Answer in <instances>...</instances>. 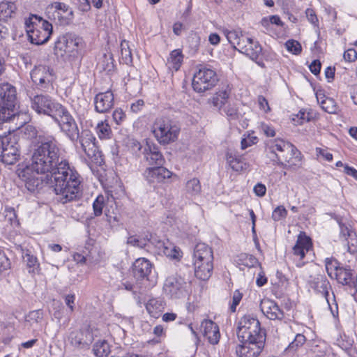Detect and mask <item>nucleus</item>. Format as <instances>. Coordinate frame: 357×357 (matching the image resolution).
I'll return each mask as SVG.
<instances>
[{
	"mask_svg": "<svg viewBox=\"0 0 357 357\" xmlns=\"http://www.w3.org/2000/svg\"><path fill=\"white\" fill-rule=\"evenodd\" d=\"M149 235H146V238L142 239L139 238L136 236H131L128 237L127 243L128 244L131 245L132 246L144 248L146 246L147 242H149L147 240V238H149Z\"/></svg>",
	"mask_w": 357,
	"mask_h": 357,
	"instance_id": "nucleus-49",
	"label": "nucleus"
},
{
	"mask_svg": "<svg viewBox=\"0 0 357 357\" xmlns=\"http://www.w3.org/2000/svg\"><path fill=\"white\" fill-rule=\"evenodd\" d=\"M305 15L307 20L314 26H318V19L315 11L312 8H307L305 10Z\"/></svg>",
	"mask_w": 357,
	"mask_h": 357,
	"instance_id": "nucleus-58",
	"label": "nucleus"
},
{
	"mask_svg": "<svg viewBox=\"0 0 357 357\" xmlns=\"http://www.w3.org/2000/svg\"><path fill=\"white\" fill-rule=\"evenodd\" d=\"M114 121L116 124H120L126 118V114L121 109H116L112 114Z\"/></svg>",
	"mask_w": 357,
	"mask_h": 357,
	"instance_id": "nucleus-60",
	"label": "nucleus"
},
{
	"mask_svg": "<svg viewBox=\"0 0 357 357\" xmlns=\"http://www.w3.org/2000/svg\"><path fill=\"white\" fill-rule=\"evenodd\" d=\"M201 328L204 336L211 344L218 343L220 333L218 326L211 320L205 319L201 324Z\"/></svg>",
	"mask_w": 357,
	"mask_h": 357,
	"instance_id": "nucleus-23",
	"label": "nucleus"
},
{
	"mask_svg": "<svg viewBox=\"0 0 357 357\" xmlns=\"http://www.w3.org/2000/svg\"><path fill=\"white\" fill-rule=\"evenodd\" d=\"M230 96V90L228 87L225 89L220 90L212 98V103L214 107L222 109L226 105L227 100Z\"/></svg>",
	"mask_w": 357,
	"mask_h": 357,
	"instance_id": "nucleus-38",
	"label": "nucleus"
},
{
	"mask_svg": "<svg viewBox=\"0 0 357 357\" xmlns=\"http://www.w3.org/2000/svg\"><path fill=\"white\" fill-rule=\"evenodd\" d=\"M5 219L11 226H18L19 221L17 219V215L13 208H8L5 210Z\"/></svg>",
	"mask_w": 357,
	"mask_h": 357,
	"instance_id": "nucleus-51",
	"label": "nucleus"
},
{
	"mask_svg": "<svg viewBox=\"0 0 357 357\" xmlns=\"http://www.w3.org/2000/svg\"><path fill=\"white\" fill-rule=\"evenodd\" d=\"M348 92L350 94L351 99L354 104L357 105V85L351 84L347 86Z\"/></svg>",
	"mask_w": 357,
	"mask_h": 357,
	"instance_id": "nucleus-64",
	"label": "nucleus"
},
{
	"mask_svg": "<svg viewBox=\"0 0 357 357\" xmlns=\"http://www.w3.org/2000/svg\"><path fill=\"white\" fill-rule=\"evenodd\" d=\"M102 65V69L106 71H112L114 68V59L112 55L111 54H105L102 58V61L100 63Z\"/></svg>",
	"mask_w": 357,
	"mask_h": 357,
	"instance_id": "nucleus-50",
	"label": "nucleus"
},
{
	"mask_svg": "<svg viewBox=\"0 0 357 357\" xmlns=\"http://www.w3.org/2000/svg\"><path fill=\"white\" fill-rule=\"evenodd\" d=\"M195 288L193 283L186 280L178 275H173L167 277L165 281L164 290H181L183 289Z\"/></svg>",
	"mask_w": 357,
	"mask_h": 357,
	"instance_id": "nucleus-25",
	"label": "nucleus"
},
{
	"mask_svg": "<svg viewBox=\"0 0 357 357\" xmlns=\"http://www.w3.org/2000/svg\"><path fill=\"white\" fill-rule=\"evenodd\" d=\"M243 48H239L238 51L245 54L252 61H255L259 66L264 68L265 65L262 61H257L262 52V47L257 41H254L250 38L245 39Z\"/></svg>",
	"mask_w": 357,
	"mask_h": 357,
	"instance_id": "nucleus-19",
	"label": "nucleus"
},
{
	"mask_svg": "<svg viewBox=\"0 0 357 357\" xmlns=\"http://www.w3.org/2000/svg\"><path fill=\"white\" fill-rule=\"evenodd\" d=\"M236 333L239 340L266 342L265 329L261 328L259 321L251 315H245L240 319Z\"/></svg>",
	"mask_w": 357,
	"mask_h": 357,
	"instance_id": "nucleus-4",
	"label": "nucleus"
},
{
	"mask_svg": "<svg viewBox=\"0 0 357 357\" xmlns=\"http://www.w3.org/2000/svg\"><path fill=\"white\" fill-rule=\"evenodd\" d=\"M59 125L61 130L74 142L79 137V129L75 120L68 109L61 104L52 116Z\"/></svg>",
	"mask_w": 357,
	"mask_h": 357,
	"instance_id": "nucleus-9",
	"label": "nucleus"
},
{
	"mask_svg": "<svg viewBox=\"0 0 357 357\" xmlns=\"http://www.w3.org/2000/svg\"><path fill=\"white\" fill-rule=\"evenodd\" d=\"M144 158L149 165L162 166L165 158L159 150V147L154 144H147L144 150Z\"/></svg>",
	"mask_w": 357,
	"mask_h": 357,
	"instance_id": "nucleus-24",
	"label": "nucleus"
},
{
	"mask_svg": "<svg viewBox=\"0 0 357 357\" xmlns=\"http://www.w3.org/2000/svg\"><path fill=\"white\" fill-rule=\"evenodd\" d=\"M17 6L12 1H2L0 3V21H6L15 14Z\"/></svg>",
	"mask_w": 357,
	"mask_h": 357,
	"instance_id": "nucleus-33",
	"label": "nucleus"
},
{
	"mask_svg": "<svg viewBox=\"0 0 357 357\" xmlns=\"http://www.w3.org/2000/svg\"><path fill=\"white\" fill-rule=\"evenodd\" d=\"M242 298L243 294L240 291H234L231 303L229 304V309L231 312H236V307L239 305Z\"/></svg>",
	"mask_w": 357,
	"mask_h": 357,
	"instance_id": "nucleus-56",
	"label": "nucleus"
},
{
	"mask_svg": "<svg viewBox=\"0 0 357 357\" xmlns=\"http://www.w3.org/2000/svg\"><path fill=\"white\" fill-rule=\"evenodd\" d=\"M287 215V211L283 206L276 207L272 213V218L274 221H280Z\"/></svg>",
	"mask_w": 357,
	"mask_h": 357,
	"instance_id": "nucleus-54",
	"label": "nucleus"
},
{
	"mask_svg": "<svg viewBox=\"0 0 357 357\" xmlns=\"http://www.w3.org/2000/svg\"><path fill=\"white\" fill-rule=\"evenodd\" d=\"M183 61L182 52L179 50H173L168 59V62L172 63V66L176 70H178Z\"/></svg>",
	"mask_w": 357,
	"mask_h": 357,
	"instance_id": "nucleus-45",
	"label": "nucleus"
},
{
	"mask_svg": "<svg viewBox=\"0 0 357 357\" xmlns=\"http://www.w3.org/2000/svg\"><path fill=\"white\" fill-rule=\"evenodd\" d=\"M185 193L190 197H195L200 195L202 192V185L197 178H192L188 180L185 183Z\"/></svg>",
	"mask_w": 357,
	"mask_h": 357,
	"instance_id": "nucleus-36",
	"label": "nucleus"
},
{
	"mask_svg": "<svg viewBox=\"0 0 357 357\" xmlns=\"http://www.w3.org/2000/svg\"><path fill=\"white\" fill-rule=\"evenodd\" d=\"M114 94L111 91L98 93L94 98L95 110L98 113H106L114 106Z\"/></svg>",
	"mask_w": 357,
	"mask_h": 357,
	"instance_id": "nucleus-21",
	"label": "nucleus"
},
{
	"mask_svg": "<svg viewBox=\"0 0 357 357\" xmlns=\"http://www.w3.org/2000/svg\"><path fill=\"white\" fill-rule=\"evenodd\" d=\"M286 48L288 51L294 54H299L302 51L301 45L296 40H289L285 43Z\"/></svg>",
	"mask_w": 357,
	"mask_h": 357,
	"instance_id": "nucleus-52",
	"label": "nucleus"
},
{
	"mask_svg": "<svg viewBox=\"0 0 357 357\" xmlns=\"http://www.w3.org/2000/svg\"><path fill=\"white\" fill-rule=\"evenodd\" d=\"M218 81L216 72L207 65L200 64L195 72L192 86L195 91L202 93L213 89Z\"/></svg>",
	"mask_w": 357,
	"mask_h": 357,
	"instance_id": "nucleus-7",
	"label": "nucleus"
},
{
	"mask_svg": "<svg viewBox=\"0 0 357 357\" xmlns=\"http://www.w3.org/2000/svg\"><path fill=\"white\" fill-rule=\"evenodd\" d=\"M195 274L197 279L206 281L210 278L213 269V252L211 247L204 243H197L193 252Z\"/></svg>",
	"mask_w": 357,
	"mask_h": 357,
	"instance_id": "nucleus-3",
	"label": "nucleus"
},
{
	"mask_svg": "<svg viewBox=\"0 0 357 357\" xmlns=\"http://www.w3.org/2000/svg\"><path fill=\"white\" fill-rule=\"evenodd\" d=\"M26 27H31L33 26L38 27L40 30H44L45 32H50V36L52 33V25L47 21L45 20L43 17L36 15H31L25 21Z\"/></svg>",
	"mask_w": 357,
	"mask_h": 357,
	"instance_id": "nucleus-30",
	"label": "nucleus"
},
{
	"mask_svg": "<svg viewBox=\"0 0 357 357\" xmlns=\"http://www.w3.org/2000/svg\"><path fill=\"white\" fill-rule=\"evenodd\" d=\"M33 172L37 173L31 165V168L24 169L20 174V177L24 183L25 188L31 192H36L41 188L43 182L45 183L46 180V178L43 180L42 178H39Z\"/></svg>",
	"mask_w": 357,
	"mask_h": 357,
	"instance_id": "nucleus-18",
	"label": "nucleus"
},
{
	"mask_svg": "<svg viewBox=\"0 0 357 357\" xmlns=\"http://www.w3.org/2000/svg\"><path fill=\"white\" fill-rule=\"evenodd\" d=\"M312 351L319 357H329L331 354L330 346L324 340H315L312 345Z\"/></svg>",
	"mask_w": 357,
	"mask_h": 357,
	"instance_id": "nucleus-35",
	"label": "nucleus"
},
{
	"mask_svg": "<svg viewBox=\"0 0 357 357\" xmlns=\"http://www.w3.org/2000/svg\"><path fill=\"white\" fill-rule=\"evenodd\" d=\"M343 57L346 61H355L357 59V52L354 49H349L348 50L344 52Z\"/></svg>",
	"mask_w": 357,
	"mask_h": 357,
	"instance_id": "nucleus-59",
	"label": "nucleus"
},
{
	"mask_svg": "<svg viewBox=\"0 0 357 357\" xmlns=\"http://www.w3.org/2000/svg\"><path fill=\"white\" fill-rule=\"evenodd\" d=\"M18 137L10 130L6 135H0V160L6 165H13L20 158Z\"/></svg>",
	"mask_w": 357,
	"mask_h": 357,
	"instance_id": "nucleus-6",
	"label": "nucleus"
},
{
	"mask_svg": "<svg viewBox=\"0 0 357 357\" xmlns=\"http://www.w3.org/2000/svg\"><path fill=\"white\" fill-rule=\"evenodd\" d=\"M337 222L340 229V238H342L347 247V251L351 254L357 252V235L353 230L351 226L343 221L342 218H337Z\"/></svg>",
	"mask_w": 357,
	"mask_h": 357,
	"instance_id": "nucleus-13",
	"label": "nucleus"
},
{
	"mask_svg": "<svg viewBox=\"0 0 357 357\" xmlns=\"http://www.w3.org/2000/svg\"><path fill=\"white\" fill-rule=\"evenodd\" d=\"M24 137L31 139L37 137V130L32 125H25L21 130Z\"/></svg>",
	"mask_w": 357,
	"mask_h": 357,
	"instance_id": "nucleus-53",
	"label": "nucleus"
},
{
	"mask_svg": "<svg viewBox=\"0 0 357 357\" xmlns=\"http://www.w3.org/2000/svg\"><path fill=\"white\" fill-rule=\"evenodd\" d=\"M31 108L38 114L52 117L61 103L48 95H36L31 100Z\"/></svg>",
	"mask_w": 357,
	"mask_h": 357,
	"instance_id": "nucleus-11",
	"label": "nucleus"
},
{
	"mask_svg": "<svg viewBox=\"0 0 357 357\" xmlns=\"http://www.w3.org/2000/svg\"><path fill=\"white\" fill-rule=\"evenodd\" d=\"M312 247V242L310 237L307 236L305 232H301L298 236L296 244L293 247V253L295 256L299 257L302 260L305 253L307 252Z\"/></svg>",
	"mask_w": 357,
	"mask_h": 357,
	"instance_id": "nucleus-26",
	"label": "nucleus"
},
{
	"mask_svg": "<svg viewBox=\"0 0 357 357\" xmlns=\"http://www.w3.org/2000/svg\"><path fill=\"white\" fill-rule=\"evenodd\" d=\"M26 32L31 43L36 45H42L47 43L51 36L50 32H45V31L40 30L33 26L26 27Z\"/></svg>",
	"mask_w": 357,
	"mask_h": 357,
	"instance_id": "nucleus-29",
	"label": "nucleus"
},
{
	"mask_svg": "<svg viewBox=\"0 0 357 357\" xmlns=\"http://www.w3.org/2000/svg\"><path fill=\"white\" fill-rule=\"evenodd\" d=\"M96 132L100 139L109 138L112 130L106 121H100L96 126Z\"/></svg>",
	"mask_w": 357,
	"mask_h": 357,
	"instance_id": "nucleus-44",
	"label": "nucleus"
},
{
	"mask_svg": "<svg viewBox=\"0 0 357 357\" xmlns=\"http://www.w3.org/2000/svg\"><path fill=\"white\" fill-rule=\"evenodd\" d=\"M260 130L266 137H274L275 135L274 128L268 124L264 123H261L260 126Z\"/></svg>",
	"mask_w": 357,
	"mask_h": 357,
	"instance_id": "nucleus-61",
	"label": "nucleus"
},
{
	"mask_svg": "<svg viewBox=\"0 0 357 357\" xmlns=\"http://www.w3.org/2000/svg\"><path fill=\"white\" fill-rule=\"evenodd\" d=\"M325 262L328 275L331 278H333L335 276V272H338L339 269L342 267L340 266V262L334 258H327L326 259Z\"/></svg>",
	"mask_w": 357,
	"mask_h": 357,
	"instance_id": "nucleus-42",
	"label": "nucleus"
},
{
	"mask_svg": "<svg viewBox=\"0 0 357 357\" xmlns=\"http://www.w3.org/2000/svg\"><path fill=\"white\" fill-rule=\"evenodd\" d=\"M152 264L145 258H139L135 260L132 266V273L137 280H141L142 285L139 288H149V275L151 273Z\"/></svg>",
	"mask_w": 357,
	"mask_h": 357,
	"instance_id": "nucleus-14",
	"label": "nucleus"
},
{
	"mask_svg": "<svg viewBox=\"0 0 357 357\" xmlns=\"http://www.w3.org/2000/svg\"><path fill=\"white\" fill-rule=\"evenodd\" d=\"M225 36L229 43L233 45L234 48L238 50L239 48L243 47V42L246 37L242 34L241 31H228L225 33Z\"/></svg>",
	"mask_w": 357,
	"mask_h": 357,
	"instance_id": "nucleus-32",
	"label": "nucleus"
},
{
	"mask_svg": "<svg viewBox=\"0 0 357 357\" xmlns=\"http://www.w3.org/2000/svg\"><path fill=\"white\" fill-rule=\"evenodd\" d=\"M222 110L230 120H236L239 118V113L234 105L230 104L225 105Z\"/></svg>",
	"mask_w": 357,
	"mask_h": 357,
	"instance_id": "nucleus-48",
	"label": "nucleus"
},
{
	"mask_svg": "<svg viewBox=\"0 0 357 357\" xmlns=\"http://www.w3.org/2000/svg\"><path fill=\"white\" fill-rule=\"evenodd\" d=\"M241 344L236 347L238 357H258L264 349L265 342L259 340H239Z\"/></svg>",
	"mask_w": 357,
	"mask_h": 357,
	"instance_id": "nucleus-12",
	"label": "nucleus"
},
{
	"mask_svg": "<svg viewBox=\"0 0 357 357\" xmlns=\"http://www.w3.org/2000/svg\"><path fill=\"white\" fill-rule=\"evenodd\" d=\"M338 345L342 349L349 357L355 356V351L353 349L354 340L344 335L338 340Z\"/></svg>",
	"mask_w": 357,
	"mask_h": 357,
	"instance_id": "nucleus-41",
	"label": "nucleus"
},
{
	"mask_svg": "<svg viewBox=\"0 0 357 357\" xmlns=\"http://www.w3.org/2000/svg\"><path fill=\"white\" fill-rule=\"evenodd\" d=\"M52 12V17L61 22H66L67 20H72L73 17V11L68 5L63 2H54L47 7V13L50 15ZM51 17V16H49Z\"/></svg>",
	"mask_w": 357,
	"mask_h": 357,
	"instance_id": "nucleus-15",
	"label": "nucleus"
},
{
	"mask_svg": "<svg viewBox=\"0 0 357 357\" xmlns=\"http://www.w3.org/2000/svg\"><path fill=\"white\" fill-rule=\"evenodd\" d=\"M306 341L305 335L298 333L294 340L286 348L285 352L287 355H294L300 348L303 347Z\"/></svg>",
	"mask_w": 357,
	"mask_h": 357,
	"instance_id": "nucleus-39",
	"label": "nucleus"
},
{
	"mask_svg": "<svg viewBox=\"0 0 357 357\" xmlns=\"http://www.w3.org/2000/svg\"><path fill=\"white\" fill-rule=\"evenodd\" d=\"M121 55L123 63L126 65H131L132 63V56L128 43L123 40L121 43Z\"/></svg>",
	"mask_w": 357,
	"mask_h": 357,
	"instance_id": "nucleus-43",
	"label": "nucleus"
},
{
	"mask_svg": "<svg viewBox=\"0 0 357 357\" xmlns=\"http://www.w3.org/2000/svg\"><path fill=\"white\" fill-rule=\"evenodd\" d=\"M172 173L167 168L162 166L148 167L144 172L145 179L150 184L156 185L163 182L166 178H169Z\"/></svg>",
	"mask_w": 357,
	"mask_h": 357,
	"instance_id": "nucleus-17",
	"label": "nucleus"
},
{
	"mask_svg": "<svg viewBox=\"0 0 357 357\" xmlns=\"http://www.w3.org/2000/svg\"><path fill=\"white\" fill-rule=\"evenodd\" d=\"M82 47L83 40L81 37L73 33H66L58 38L54 51L57 56L66 59L76 57Z\"/></svg>",
	"mask_w": 357,
	"mask_h": 357,
	"instance_id": "nucleus-5",
	"label": "nucleus"
},
{
	"mask_svg": "<svg viewBox=\"0 0 357 357\" xmlns=\"http://www.w3.org/2000/svg\"><path fill=\"white\" fill-rule=\"evenodd\" d=\"M147 240L149 243L153 245L158 250V252L159 254H162L164 255H169V250L168 248L170 245V243L169 241H163L160 240L155 235L149 234V238H147Z\"/></svg>",
	"mask_w": 357,
	"mask_h": 357,
	"instance_id": "nucleus-34",
	"label": "nucleus"
},
{
	"mask_svg": "<svg viewBox=\"0 0 357 357\" xmlns=\"http://www.w3.org/2000/svg\"><path fill=\"white\" fill-rule=\"evenodd\" d=\"M10 267V261L4 253L0 252V273Z\"/></svg>",
	"mask_w": 357,
	"mask_h": 357,
	"instance_id": "nucleus-63",
	"label": "nucleus"
},
{
	"mask_svg": "<svg viewBox=\"0 0 357 357\" xmlns=\"http://www.w3.org/2000/svg\"><path fill=\"white\" fill-rule=\"evenodd\" d=\"M257 137L255 136H251L250 135H248L247 137H244L242 139L241 144V149H245L248 147L252 146V144H255L257 142Z\"/></svg>",
	"mask_w": 357,
	"mask_h": 357,
	"instance_id": "nucleus-57",
	"label": "nucleus"
},
{
	"mask_svg": "<svg viewBox=\"0 0 357 357\" xmlns=\"http://www.w3.org/2000/svg\"><path fill=\"white\" fill-rule=\"evenodd\" d=\"M93 351L96 357H107L110 353L109 345L105 340H98L94 344Z\"/></svg>",
	"mask_w": 357,
	"mask_h": 357,
	"instance_id": "nucleus-40",
	"label": "nucleus"
},
{
	"mask_svg": "<svg viewBox=\"0 0 357 357\" xmlns=\"http://www.w3.org/2000/svg\"><path fill=\"white\" fill-rule=\"evenodd\" d=\"M128 146L130 150L135 153H137L142 149L141 144L136 139H130L128 142Z\"/></svg>",
	"mask_w": 357,
	"mask_h": 357,
	"instance_id": "nucleus-62",
	"label": "nucleus"
},
{
	"mask_svg": "<svg viewBox=\"0 0 357 357\" xmlns=\"http://www.w3.org/2000/svg\"><path fill=\"white\" fill-rule=\"evenodd\" d=\"M30 75L37 89L46 92L53 90V82L56 79L53 69L47 66L39 65L35 66Z\"/></svg>",
	"mask_w": 357,
	"mask_h": 357,
	"instance_id": "nucleus-10",
	"label": "nucleus"
},
{
	"mask_svg": "<svg viewBox=\"0 0 357 357\" xmlns=\"http://www.w3.org/2000/svg\"><path fill=\"white\" fill-rule=\"evenodd\" d=\"M75 141L79 143L82 150L88 157L93 158L96 156L98 152L96 137L90 130H82L80 134L79 133V137Z\"/></svg>",
	"mask_w": 357,
	"mask_h": 357,
	"instance_id": "nucleus-16",
	"label": "nucleus"
},
{
	"mask_svg": "<svg viewBox=\"0 0 357 357\" xmlns=\"http://www.w3.org/2000/svg\"><path fill=\"white\" fill-rule=\"evenodd\" d=\"M58 140L52 135H39L34 146L31 166L37 174H47L45 184L61 196L63 204L76 200L81 192V177L62 155Z\"/></svg>",
	"mask_w": 357,
	"mask_h": 357,
	"instance_id": "nucleus-1",
	"label": "nucleus"
},
{
	"mask_svg": "<svg viewBox=\"0 0 357 357\" xmlns=\"http://www.w3.org/2000/svg\"><path fill=\"white\" fill-rule=\"evenodd\" d=\"M93 339V335L89 330L73 331L68 337L71 344L79 348L87 347Z\"/></svg>",
	"mask_w": 357,
	"mask_h": 357,
	"instance_id": "nucleus-22",
	"label": "nucleus"
},
{
	"mask_svg": "<svg viewBox=\"0 0 357 357\" xmlns=\"http://www.w3.org/2000/svg\"><path fill=\"white\" fill-rule=\"evenodd\" d=\"M266 144V152L273 162L287 169H295L301 167V152L291 143L282 139H275L268 140Z\"/></svg>",
	"mask_w": 357,
	"mask_h": 357,
	"instance_id": "nucleus-2",
	"label": "nucleus"
},
{
	"mask_svg": "<svg viewBox=\"0 0 357 357\" xmlns=\"http://www.w3.org/2000/svg\"><path fill=\"white\" fill-rule=\"evenodd\" d=\"M148 313L153 318H158L166 307V303L162 298H152L145 303Z\"/></svg>",
	"mask_w": 357,
	"mask_h": 357,
	"instance_id": "nucleus-28",
	"label": "nucleus"
},
{
	"mask_svg": "<svg viewBox=\"0 0 357 357\" xmlns=\"http://www.w3.org/2000/svg\"><path fill=\"white\" fill-rule=\"evenodd\" d=\"M239 260L242 261L243 265L248 267H252L257 263V259L255 257L245 253L240 255Z\"/></svg>",
	"mask_w": 357,
	"mask_h": 357,
	"instance_id": "nucleus-55",
	"label": "nucleus"
},
{
	"mask_svg": "<svg viewBox=\"0 0 357 357\" xmlns=\"http://www.w3.org/2000/svg\"><path fill=\"white\" fill-rule=\"evenodd\" d=\"M180 128L167 118L157 119L153 125V133L160 144H169L178 138Z\"/></svg>",
	"mask_w": 357,
	"mask_h": 357,
	"instance_id": "nucleus-8",
	"label": "nucleus"
},
{
	"mask_svg": "<svg viewBox=\"0 0 357 357\" xmlns=\"http://www.w3.org/2000/svg\"><path fill=\"white\" fill-rule=\"evenodd\" d=\"M17 94L15 87L9 83L0 84V103L6 105H16Z\"/></svg>",
	"mask_w": 357,
	"mask_h": 357,
	"instance_id": "nucleus-27",
	"label": "nucleus"
},
{
	"mask_svg": "<svg viewBox=\"0 0 357 357\" xmlns=\"http://www.w3.org/2000/svg\"><path fill=\"white\" fill-rule=\"evenodd\" d=\"M260 309L270 320H282L284 317L283 311L278 304L274 301L268 298H263L261 301Z\"/></svg>",
	"mask_w": 357,
	"mask_h": 357,
	"instance_id": "nucleus-20",
	"label": "nucleus"
},
{
	"mask_svg": "<svg viewBox=\"0 0 357 357\" xmlns=\"http://www.w3.org/2000/svg\"><path fill=\"white\" fill-rule=\"evenodd\" d=\"M227 160L231 168L236 172L245 170L248 167V165L241 157L232 153L227 154Z\"/></svg>",
	"mask_w": 357,
	"mask_h": 357,
	"instance_id": "nucleus-31",
	"label": "nucleus"
},
{
	"mask_svg": "<svg viewBox=\"0 0 357 357\" xmlns=\"http://www.w3.org/2000/svg\"><path fill=\"white\" fill-rule=\"evenodd\" d=\"M105 197L103 195H98L93 204V213L95 216H100L102 213V210L105 206Z\"/></svg>",
	"mask_w": 357,
	"mask_h": 357,
	"instance_id": "nucleus-47",
	"label": "nucleus"
},
{
	"mask_svg": "<svg viewBox=\"0 0 357 357\" xmlns=\"http://www.w3.org/2000/svg\"><path fill=\"white\" fill-rule=\"evenodd\" d=\"M321 107L325 112L329 114H335L337 109L336 102L331 98H326L321 100Z\"/></svg>",
	"mask_w": 357,
	"mask_h": 357,
	"instance_id": "nucleus-46",
	"label": "nucleus"
},
{
	"mask_svg": "<svg viewBox=\"0 0 357 357\" xmlns=\"http://www.w3.org/2000/svg\"><path fill=\"white\" fill-rule=\"evenodd\" d=\"M17 114L16 105L13 106L0 103V120L3 121H10L14 119Z\"/></svg>",
	"mask_w": 357,
	"mask_h": 357,
	"instance_id": "nucleus-37",
	"label": "nucleus"
}]
</instances>
